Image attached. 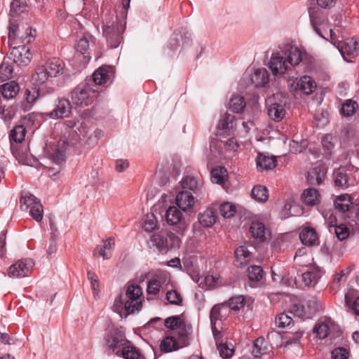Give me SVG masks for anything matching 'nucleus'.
I'll use <instances>...</instances> for the list:
<instances>
[{
  "label": "nucleus",
  "mask_w": 359,
  "mask_h": 359,
  "mask_svg": "<svg viewBox=\"0 0 359 359\" xmlns=\"http://www.w3.org/2000/svg\"><path fill=\"white\" fill-rule=\"evenodd\" d=\"M306 50L296 43L287 41L274 49L267 67L275 77H281L304 60H311Z\"/></svg>",
  "instance_id": "f257e3e1"
},
{
  "label": "nucleus",
  "mask_w": 359,
  "mask_h": 359,
  "mask_svg": "<svg viewBox=\"0 0 359 359\" xmlns=\"http://www.w3.org/2000/svg\"><path fill=\"white\" fill-rule=\"evenodd\" d=\"M307 7L310 22L316 33L320 37L327 39L325 35L329 29L330 37L331 40H334L335 34L330 27L327 14L316 6L313 0L308 1Z\"/></svg>",
  "instance_id": "f03ea898"
},
{
  "label": "nucleus",
  "mask_w": 359,
  "mask_h": 359,
  "mask_svg": "<svg viewBox=\"0 0 359 359\" xmlns=\"http://www.w3.org/2000/svg\"><path fill=\"white\" fill-rule=\"evenodd\" d=\"M26 129L22 125L15 126L11 130L9 137L11 143V151L19 163L27 165H33V159L29 158L27 154L20 151L18 148V144L21 143L25 137Z\"/></svg>",
  "instance_id": "7ed1b4c3"
},
{
  "label": "nucleus",
  "mask_w": 359,
  "mask_h": 359,
  "mask_svg": "<svg viewBox=\"0 0 359 359\" xmlns=\"http://www.w3.org/2000/svg\"><path fill=\"white\" fill-rule=\"evenodd\" d=\"M142 288L138 285L130 284L128 286L126 293L123 294L126 298L124 309L126 313L125 317L130 313L141 310L142 307Z\"/></svg>",
  "instance_id": "20e7f679"
},
{
  "label": "nucleus",
  "mask_w": 359,
  "mask_h": 359,
  "mask_svg": "<svg viewBox=\"0 0 359 359\" xmlns=\"http://www.w3.org/2000/svg\"><path fill=\"white\" fill-rule=\"evenodd\" d=\"M20 209L24 212H29L30 215L36 222L43 219V210L39 200L29 192H22L20 200Z\"/></svg>",
  "instance_id": "39448f33"
},
{
  "label": "nucleus",
  "mask_w": 359,
  "mask_h": 359,
  "mask_svg": "<svg viewBox=\"0 0 359 359\" xmlns=\"http://www.w3.org/2000/svg\"><path fill=\"white\" fill-rule=\"evenodd\" d=\"M285 98L282 93H277L266 100L267 113L274 121H281L285 115Z\"/></svg>",
  "instance_id": "423d86ee"
},
{
  "label": "nucleus",
  "mask_w": 359,
  "mask_h": 359,
  "mask_svg": "<svg viewBox=\"0 0 359 359\" xmlns=\"http://www.w3.org/2000/svg\"><path fill=\"white\" fill-rule=\"evenodd\" d=\"M94 93L95 90L88 83H81L74 88L70 93L72 103L77 107H87L93 102Z\"/></svg>",
  "instance_id": "0eeeda50"
},
{
  "label": "nucleus",
  "mask_w": 359,
  "mask_h": 359,
  "mask_svg": "<svg viewBox=\"0 0 359 359\" xmlns=\"http://www.w3.org/2000/svg\"><path fill=\"white\" fill-rule=\"evenodd\" d=\"M288 87L291 91L309 95L316 90L317 84L312 77L304 75L299 78L289 79Z\"/></svg>",
  "instance_id": "6e6552de"
},
{
  "label": "nucleus",
  "mask_w": 359,
  "mask_h": 359,
  "mask_svg": "<svg viewBox=\"0 0 359 359\" xmlns=\"http://www.w3.org/2000/svg\"><path fill=\"white\" fill-rule=\"evenodd\" d=\"M171 283L170 274L166 271H159L148 280L147 292L149 294L156 295L161 290L166 288Z\"/></svg>",
  "instance_id": "1a4fd4ad"
},
{
  "label": "nucleus",
  "mask_w": 359,
  "mask_h": 359,
  "mask_svg": "<svg viewBox=\"0 0 359 359\" xmlns=\"http://www.w3.org/2000/svg\"><path fill=\"white\" fill-rule=\"evenodd\" d=\"M332 43L339 50L343 58L349 62L350 57H354L359 55V44L353 39H346L344 41L337 40L335 36L334 40H331Z\"/></svg>",
  "instance_id": "9d476101"
},
{
  "label": "nucleus",
  "mask_w": 359,
  "mask_h": 359,
  "mask_svg": "<svg viewBox=\"0 0 359 359\" xmlns=\"http://www.w3.org/2000/svg\"><path fill=\"white\" fill-rule=\"evenodd\" d=\"M125 24L123 21L116 22L111 25L103 27V34L111 48H117L121 41V34L124 32Z\"/></svg>",
  "instance_id": "9b49d317"
},
{
  "label": "nucleus",
  "mask_w": 359,
  "mask_h": 359,
  "mask_svg": "<svg viewBox=\"0 0 359 359\" xmlns=\"http://www.w3.org/2000/svg\"><path fill=\"white\" fill-rule=\"evenodd\" d=\"M228 311V306L226 304L215 305L211 309L210 318L212 334L215 340L219 339L220 334V325L219 322L226 318Z\"/></svg>",
  "instance_id": "f8f14e48"
},
{
  "label": "nucleus",
  "mask_w": 359,
  "mask_h": 359,
  "mask_svg": "<svg viewBox=\"0 0 359 359\" xmlns=\"http://www.w3.org/2000/svg\"><path fill=\"white\" fill-rule=\"evenodd\" d=\"M165 326L172 330V334L180 336L182 344H188L189 328L182 321L180 316H171L165 320Z\"/></svg>",
  "instance_id": "ddd939ff"
},
{
  "label": "nucleus",
  "mask_w": 359,
  "mask_h": 359,
  "mask_svg": "<svg viewBox=\"0 0 359 359\" xmlns=\"http://www.w3.org/2000/svg\"><path fill=\"white\" fill-rule=\"evenodd\" d=\"M210 148L214 153V157L216 160L220 158L229 159L236 156L238 151V144L233 137L229 138L223 145L222 151L217 150V142L210 144Z\"/></svg>",
  "instance_id": "4468645a"
},
{
  "label": "nucleus",
  "mask_w": 359,
  "mask_h": 359,
  "mask_svg": "<svg viewBox=\"0 0 359 359\" xmlns=\"http://www.w3.org/2000/svg\"><path fill=\"white\" fill-rule=\"evenodd\" d=\"M34 263L30 259H21L16 261L8 269V276L12 278H21L29 275Z\"/></svg>",
  "instance_id": "2eb2a0df"
},
{
  "label": "nucleus",
  "mask_w": 359,
  "mask_h": 359,
  "mask_svg": "<svg viewBox=\"0 0 359 359\" xmlns=\"http://www.w3.org/2000/svg\"><path fill=\"white\" fill-rule=\"evenodd\" d=\"M128 344V341L119 332H110L106 338V346L117 355H120L125 346Z\"/></svg>",
  "instance_id": "dca6fc26"
},
{
  "label": "nucleus",
  "mask_w": 359,
  "mask_h": 359,
  "mask_svg": "<svg viewBox=\"0 0 359 359\" xmlns=\"http://www.w3.org/2000/svg\"><path fill=\"white\" fill-rule=\"evenodd\" d=\"M72 113V105L70 102L65 98L58 100L54 109L48 113L44 114L46 117L52 119H62L69 117Z\"/></svg>",
  "instance_id": "f3484780"
},
{
  "label": "nucleus",
  "mask_w": 359,
  "mask_h": 359,
  "mask_svg": "<svg viewBox=\"0 0 359 359\" xmlns=\"http://www.w3.org/2000/svg\"><path fill=\"white\" fill-rule=\"evenodd\" d=\"M67 146L65 141L60 140L56 146L46 151V155L53 163L60 165L65 161Z\"/></svg>",
  "instance_id": "a211bd4d"
},
{
  "label": "nucleus",
  "mask_w": 359,
  "mask_h": 359,
  "mask_svg": "<svg viewBox=\"0 0 359 359\" xmlns=\"http://www.w3.org/2000/svg\"><path fill=\"white\" fill-rule=\"evenodd\" d=\"M114 79V69L111 66H102L93 74V80L96 85L102 86L111 82Z\"/></svg>",
  "instance_id": "6ab92c4d"
},
{
  "label": "nucleus",
  "mask_w": 359,
  "mask_h": 359,
  "mask_svg": "<svg viewBox=\"0 0 359 359\" xmlns=\"http://www.w3.org/2000/svg\"><path fill=\"white\" fill-rule=\"evenodd\" d=\"M175 201L177 206L184 212L191 211L195 204L193 194L188 191L179 192L176 196Z\"/></svg>",
  "instance_id": "aec40b11"
},
{
  "label": "nucleus",
  "mask_w": 359,
  "mask_h": 359,
  "mask_svg": "<svg viewBox=\"0 0 359 359\" xmlns=\"http://www.w3.org/2000/svg\"><path fill=\"white\" fill-rule=\"evenodd\" d=\"M323 274L320 267L313 264L307 266L306 271L302 274V278L306 286L315 285Z\"/></svg>",
  "instance_id": "412c9836"
},
{
  "label": "nucleus",
  "mask_w": 359,
  "mask_h": 359,
  "mask_svg": "<svg viewBox=\"0 0 359 359\" xmlns=\"http://www.w3.org/2000/svg\"><path fill=\"white\" fill-rule=\"evenodd\" d=\"M11 54L13 57V62L19 65H27L32 58L29 49L25 46H13Z\"/></svg>",
  "instance_id": "4be33fe9"
},
{
  "label": "nucleus",
  "mask_w": 359,
  "mask_h": 359,
  "mask_svg": "<svg viewBox=\"0 0 359 359\" xmlns=\"http://www.w3.org/2000/svg\"><path fill=\"white\" fill-rule=\"evenodd\" d=\"M251 84L255 88L265 87L269 82V74L266 69L257 68L249 75Z\"/></svg>",
  "instance_id": "5701e85b"
},
{
  "label": "nucleus",
  "mask_w": 359,
  "mask_h": 359,
  "mask_svg": "<svg viewBox=\"0 0 359 359\" xmlns=\"http://www.w3.org/2000/svg\"><path fill=\"white\" fill-rule=\"evenodd\" d=\"M187 344H182L180 336L172 334L163 339L161 343V349L164 352H171L186 346Z\"/></svg>",
  "instance_id": "b1692460"
},
{
  "label": "nucleus",
  "mask_w": 359,
  "mask_h": 359,
  "mask_svg": "<svg viewBox=\"0 0 359 359\" xmlns=\"http://www.w3.org/2000/svg\"><path fill=\"white\" fill-rule=\"evenodd\" d=\"M272 346L262 337L257 338L253 346L252 351L255 358L269 355L272 352Z\"/></svg>",
  "instance_id": "393cba45"
},
{
  "label": "nucleus",
  "mask_w": 359,
  "mask_h": 359,
  "mask_svg": "<svg viewBox=\"0 0 359 359\" xmlns=\"http://www.w3.org/2000/svg\"><path fill=\"white\" fill-rule=\"evenodd\" d=\"M237 123L235 116L226 113L221 116L217 127L228 134L233 133L236 128Z\"/></svg>",
  "instance_id": "a878e982"
},
{
  "label": "nucleus",
  "mask_w": 359,
  "mask_h": 359,
  "mask_svg": "<svg viewBox=\"0 0 359 359\" xmlns=\"http://www.w3.org/2000/svg\"><path fill=\"white\" fill-rule=\"evenodd\" d=\"M326 168L324 165H318L308 172L307 180L311 184H320L325 180Z\"/></svg>",
  "instance_id": "bb28decb"
},
{
  "label": "nucleus",
  "mask_w": 359,
  "mask_h": 359,
  "mask_svg": "<svg viewBox=\"0 0 359 359\" xmlns=\"http://www.w3.org/2000/svg\"><path fill=\"white\" fill-rule=\"evenodd\" d=\"M250 233L252 236L260 241H264L269 235V231L264 223L259 221H253L250 226Z\"/></svg>",
  "instance_id": "cd10ccee"
},
{
  "label": "nucleus",
  "mask_w": 359,
  "mask_h": 359,
  "mask_svg": "<svg viewBox=\"0 0 359 359\" xmlns=\"http://www.w3.org/2000/svg\"><path fill=\"white\" fill-rule=\"evenodd\" d=\"M115 245V241L112 238H109L104 241L103 245L97 246L94 251L95 255L102 257L104 259H108L112 256Z\"/></svg>",
  "instance_id": "c85d7f7f"
},
{
  "label": "nucleus",
  "mask_w": 359,
  "mask_h": 359,
  "mask_svg": "<svg viewBox=\"0 0 359 359\" xmlns=\"http://www.w3.org/2000/svg\"><path fill=\"white\" fill-rule=\"evenodd\" d=\"M334 327L335 325L330 318H325L316 325L313 331L320 339H324L331 330H334Z\"/></svg>",
  "instance_id": "c756f323"
},
{
  "label": "nucleus",
  "mask_w": 359,
  "mask_h": 359,
  "mask_svg": "<svg viewBox=\"0 0 359 359\" xmlns=\"http://www.w3.org/2000/svg\"><path fill=\"white\" fill-rule=\"evenodd\" d=\"M299 238L302 243L306 245H313L318 244V236L314 229L306 226L304 227L299 234Z\"/></svg>",
  "instance_id": "7c9ffc66"
},
{
  "label": "nucleus",
  "mask_w": 359,
  "mask_h": 359,
  "mask_svg": "<svg viewBox=\"0 0 359 359\" xmlns=\"http://www.w3.org/2000/svg\"><path fill=\"white\" fill-rule=\"evenodd\" d=\"M302 198L305 205L308 206H315L320 203V194L317 189L309 188L304 191Z\"/></svg>",
  "instance_id": "2f4dec72"
},
{
  "label": "nucleus",
  "mask_w": 359,
  "mask_h": 359,
  "mask_svg": "<svg viewBox=\"0 0 359 359\" xmlns=\"http://www.w3.org/2000/svg\"><path fill=\"white\" fill-rule=\"evenodd\" d=\"M148 245L150 248H155L159 251L168 249V244L167 237L163 233H154L148 241Z\"/></svg>",
  "instance_id": "473e14b6"
},
{
  "label": "nucleus",
  "mask_w": 359,
  "mask_h": 359,
  "mask_svg": "<svg viewBox=\"0 0 359 359\" xmlns=\"http://www.w3.org/2000/svg\"><path fill=\"white\" fill-rule=\"evenodd\" d=\"M165 217L169 225H177L183 220L182 213L177 206H170L166 210Z\"/></svg>",
  "instance_id": "72a5a7b5"
},
{
  "label": "nucleus",
  "mask_w": 359,
  "mask_h": 359,
  "mask_svg": "<svg viewBox=\"0 0 359 359\" xmlns=\"http://www.w3.org/2000/svg\"><path fill=\"white\" fill-rule=\"evenodd\" d=\"M47 72L50 77H56L62 74L64 69V63L59 58H53L50 60L47 64L46 67Z\"/></svg>",
  "instance_id": "f704fd0d"
},
{
  "label": "nucleus",
  "mask_w": 359,
  "mask_h": 359,
  "mask_svg": "<svg viewBox=\"0 0 359 359\" xmlns=\"http://www.w3.org/2000/svg\"><path fill=\"white\" fill-rule=\"evenodd\" d=\"M198 219L203 226L210 227L215 224L217 216L212 209L208 208L204 212L198 214Z\"/></svg>",
  "instance_id": "c9c22d12"
},
{
  "label": "nucleus",
  "mask_w": 359,
  "mask_h": 359,
  "mask_svg": "<svg viewBox=\"0 0 359 359\" xmlns=\"http://www.w3.org/2000/svg\"><path fill=\"white\" fill-rule=\"evenodd\" d=\"M180 184L183 189L196 192L202 186V180L199 177L188 175L182 179Z\"/></svg>",
  "instance_id": "e433bc0d"
},
{
  "label": "nucleus",
  "mask_w": 359,
  "mask_h": 359,
  "mask_svg": "<svg viewBox=\"0 0 359 359\" xmlns=\"http://www.w3.org/2000/svg\"><path fill=\"white\" fill-rule=\"evenodd\" d=\"M246 106L244 97L240 94L231 95L229 102V108L235 113H241Z\"/></svg>",
  "instance_id": "4c0bfd02"
},
{
  "label": "nucleus",
  "mask_w": 359,
  "mask_h": 359,
  "mask_svg": "<svg viewBox=\"0 0 359 359\" xmlns=\"http://www.w3.org/2000/svg\"><path fill=\"white\" fill-rule=\"evenodd\" d=\"M352 203L351 198L347 194L338 196L334 201L335 208L342 212L349 210Z\"/></svg>",
  "instance_id": "58836bf2"
},
{
  "label": "nucleus",
  "mask_w": 359,
  "mask_h": 359,
  "mask_svg": "<svg viewBox=\"0 0 359 359\" xmlns=\"http://www.w3.org/2000/svg\"><path fill=\"white\" fill-rule=\"evenodd\" d=\"M234 256L236 262L239 265L243 266L249 263L252 257V254L245 246L241 245L236 249Z\"/></svg>",
  "instance_id": "ea45409f"
},
{
  "label": "nucleus",
  "mask_w": 359,
  "mask_h": 359,
  "mask_svg": "<svg viewBox=\"0 0 359 359\" xmlns=\"http://www.w3.org/2000/svg\"><path fill=\"white\" fill-rule=\"evenodd\" d=\"M19 90L18 84L15 81H12L2 85L1 92L4 98L12 99L17 95Z\"/></svg>",
  "instance_id": "a19ab883"
},
{
  "label": "nucleus",
  "mask_w": 359,
  "mask_h": 359,
  "mask_svg": "<svg viewBox=\"0 0 359 359\" xmlns=\"http://www.w3.org/2000/svg\"><path fill=\"white\" fill-rule=\"evenodd\" d=\"M256 165L259 170H271L276 167V161L273 157L260 154L256 158Z\"/></svg>",
  "instance_id": "79ce46f5"
},
{
  "label": "nucleus",
  "mask_w": 359,
  "mask_h": 359,
  "mask_svg": "<svg viewBox=\"0 0 359 359\" xmlns=\"http://www.w3.org/2000/svg\"><path fill=\"white\" fill-rule=\"evenodd\" d=\"M41 89L36 86L27 88L25 93V97L27 101V104L23 105V109L25 111L29 110V104H33L40 96Z\"/></svg>",
  "instance_id": "37998d69"
},
{
  "label": "nucleus",
  "mask_w": 359,
  "mask_h": 359,
  "mask_svg": "<svg viewBox=\"0 0 359 359\" xmlns=\"http://www.w3.org/2000/svg\"><path fill=\"white\" fill-rule=\"evenodd\" d=\"M251 196L257 201L266 202L269 198L268 189L264 185H255L252 189Z\"/></svg>",
  "instance_id": "c03bdc74"
},
{
  "label": "nucleus",
  "mask_w": 359,
  "mask_h": 359,
  "mask_svg": "<svg viewBox=\"0 0 359 359\" xmlns=\"http://www.w3.org/2000/svg\"><path fill=\"white\" fill-rule=\"evenodd\" d=\"M119 355L125 359H142L143 358L140 351L129 341L128 344L125 346Z\"/></svg>",
  "instance_id": "a18cd8bd"
},
{
  "label": "nucleus",
  "mask_w": 359,
  "mask_h": 359,
  "mask_svg": "<svg viewBox=\"0 0 359 359\" xmlns=\"http://www.w3.org/2000/svg\"><path fill=\"white\" fill-rule=\"evenodd\" d=\"M227 177V170L223 167H217L211 171V180L213 183L222 184Z\"/></svg>",
  "instance_id": "49530a36"
},
{
  "label": "nucleus",
  "mask_w": 359,
  "mask_h": 359,
  "mask_svg": "<svg viewBox=\"0 0 359 359\" xmlns=\"http://www.w3.org/2000/svg\"><path fill=\"white\" fill-rule=\"evenodd\" d=\"M50 77L44 66L38 67L32 76L34 84H43Z\"/></svg>",
  "instance_id": "de8ad7c7"
},
{
  "label": "nucleus",
  "mask_w": 359,
  "mask_h": 359,
  "mask_svg": "<svg viewBox=\"0 0 359 359\" xmlns=\"http://www.w3.org/2000/svg\"><path fill=\"white\" fill-rule=\"evenodd\" d=\"M142 227L147 232H151L158 228V221L153 213L145 215Z\"/></svg>",
  "instance_id": "09e8293b"
},
{
  "label": "nucleus",
  "mask_w": 359,
  "mask_h": 359,
  "mask_svg": "<svg viewBox=\"0 0 359 359\" xmlns=\"http://www.w3.org/2000/svg\"><path fill=\"white\" fill-rule=\"evenodd\" d=\"M334 182L335 186L339 187H346L348 177L344 169H339L333 173Z\"/></svg>",
  "instance_id": "8fccbe9b"
},
{
  "label": "nucleus",
  "mask_w": 359,
  "mask_h": 359,
  "mask_svg": "<svg viewBox=\"0 0 359 359\" xmlns=\"http://www.w3.org/2000/svg\"><path fill=\"white\" fill-rule=\"evenodd\" d=\"M248 276L250 281L258 282L263 277V270L260 266L252 265L248 269Z\"/></svg>",
  "instance_id": "3c124183"
},
{
  "label": "nucleus",
  "mask_w": 359,
  "mask_h": 359,
  "mask_svg": "<svg viewBox=\"0 0 359 359\" xmlns=\"http://www.w3.org/2000/svg\"><path fill=\"white\" fill-rule=\"evenodd\" d=\"M358 107L356 102L351 100H347L343 104L341 109V114L343 116L349 117L353 115L355 109Z\"/></svg>",
  "instance_id": "603ef678"
},
{
  "label": "nucleus",
  "mask_w": 359,
  "mask_h": 359,
  "mask_svg": "<svg viewBox=\"0 0 359 359\" xmlns=\"http://www.w3.org/2000/svg\"><path fill=\"white\" fill-rule=\"evenodd\" d=\"M219 211L222 216L224 218H231L235 215L236 212V208L235 205L233 203L226 202L220 205Z\"/></svg>",
  "instance_id": "864d4df0"
},
{
  "label": "nucleus",
  "mask_w": 359,
  "mask_h": 359,
  "mask_svg": "<svg viewBox=\"0 0 359 359\" xmlns=\"http://www.w3.org/2000/svg\"><path fill=\"white\" fill-rule=\"evenodd\" d=\"M337 142L336 137L332 135L327 134L325 135L322 139V144L325 150L327 151V154H331L332 151Z\"/></svg>",
  "instance_id": "5fc2aeb1"
},
{
  "label": "nucleus",
  "mask_w": 359,
  "mask_h": 359,
  "mask_svg": "<svg viewBox=\"0 0 359 359\" xmlns=\"http://www.w3.org/2000/svg\"><path fill=\"white\" fill-rule=\"evenodd\" d=\"M27 6L25 0H13L11 4V15L15 17L20 13H22Z\"/></svg>",
  "instance_id": "6e6d98bb"
},
{
  "label": "nucleus",
  "mask_w": 359,
  "mask_h": 359,
  "mask_svg": "<svg viewBox=\"0 0 359 359\" xmlns=\"http://www.w3.org/2000/svg\"><path fill=\"white\" fill-rule=\"evenodd\" d=\"M217 348L224 359H230L234 353V347L231 344H220L217 345Z\"/></svg>",
  "instance_id": "4d7b16f0"
},
{
  "label": "nucleus",
  "mask_w": 359,
  "mask_h": 359,
  "mask_svg": "<svg viewBox=\"0 0 359 359\" xmlns=\"http://www.w3.org/2000/svg\"><path fill=\"white\" fill-rule=\"evenodd\" d=\"M13 67L11 65L8 61H3L1 65H0V80L1 81H4L5 80L9 79L13 73Z\"/></svg>",
  "instance_id": "13d9d810"
},
{
  "label": "nucleus",
  "mask_w": 359,
  "mask_h": 359,
  "mask_svg": "<svg viewBox=\"0 0 359 359\" xmlns=\"http://www.w3.org/2000/svg\"><path fill=\"white\" fill-rule=\"evenodd\" d=\"M276 323L280 328L290 327L293 324V320L290 316L283 313L276 318Z\"/></svg>",
  "instance_id": "bf43d9fd"
},
{
  "label": "nucleus",
  "mask_w": 359,
  "mask_h": 359,
  "mask_svg": "<svg viewBox=\"0 0 359 359\" xmlns=\"http://www.w3.org/2000/svg\"><path fill=\"white\" fill-rule=\"evenodd\" d=\"M166 299L172 305L180 306L182 304L183 299L178 291L170 290L166 292Z\"/></svg>",
  "instance_id": "052dcab7"
},
{
  "label": "nucleus",
  "mask_w": 359,
  "mask_h": 359,
  "mask_svg": "<svg viewBox=\"0 0 359 359\" xmlns=\"http://www.w3.org/2000/svg\"><path fill=\"white\" fill-rule=\"evenodd\" d=\"M332 231H334L336 236L340 241H343L348 238L349 235V231L347 226L343 224L339 225H335L332 228Z\"/></svg>",
  "instance_id": "680f3d73"
},
{
  "label": "nucleus",
  "mask_w": 359,
  "mask_h": 359,
  "mask_svg": "<svg viewBox=\"0 0 359 359\" xmlns=\"http://www.w3.org/2000/svg\"><path fill=\"white\" fill-rule=\"evenodd\" d=\"M126 302V298L123 294H120L114 301L113 305V310L116 313H119L121 317L123 316H125L126 313L124 309V302Z\"/></svg>",
  "instance_id": "e2e57ef3"
},
{
  "label": "nucleus",
  "mask_w": 359,
  "mask_h": 359,
  "mask_svg": "<svg viewBox=\"0 0 359 359\" xmlns=\"http://www.w3.org/2000/svg\"><path fill=\"white\" fill-rule=\"evenodd\" d=\"M244 297L243 296H237L231 298L226 304L228 310L231 309L234 311L239 310L244 306Z\"/></svg>",
  "instance_id": "0e129e2a"
},
{
  "label": "nucleus",
  "mask_w": 359,
  "mask_h": 359,
  "mask_svg": "<svg viewBox=\"0 0 359 359\" xmlns=\"http://www.w3.org/2000/svg\"><path fill=\"white\" fill-rule=\"evenodd\" d=\"M325 222L330 229V232H332V228L337 225V218L332 211L322 213Z\"/></svg>",
  "instance_id": "69168bd1"
},
{
  "label": "nucleus",
  "mask_w": 359,
  "mask_h": 359,
  "mask_svg": "<svg viewBox=\"0 0 359 359\" xmlns=\"http://www.w3.org/2000/svg\"><path fill=\"white\" fill-rule=\"evenodd\" d=\"M352 297L350 292H347L345 295L346 304L351 308L356 315L359 316V297L355 299L353 304H351Z\"/></svg>",
  "instance_id": "338daca9"
},
{
  "label": "nucleus",
  "mask_w": 359,
  "mask_h": 359,
  "mask_svg": "<svg viewBox=\"0 0 359 359\" xmlns=\"http://www.w3.org/2000/svg\"><path fill=\"white\" fill-rule=\"evenodd\" d=\"M349 352L344 348L339 347L332 351V359H348Z\"/></svg>",
  "instance_id": "774afa93"
}]
</instances>
